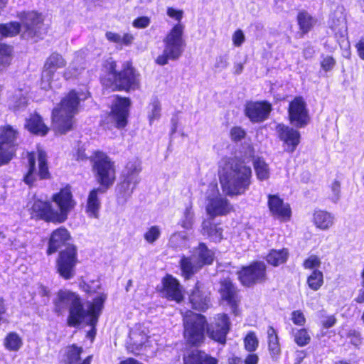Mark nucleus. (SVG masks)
Wrapping results in <instances>:
<instances>
[{
  "label": "nucleus",
  "mask_w": 364,
  "mask_h": 364,
  "mask_svg": "<svg viewBox=\"0 0 364 364\" xmlns=\"http://www.w3.org/2000/svg\"><path fill=\"white\" fill-rule=\"evenodd\" d=\"M105 299L106 296L100 294L85 306L78 294L61 290L53 301L54 311L61 314L68 310L67 324L70 327H77L83 323L95 326Z\"/></svg>",
  "instance_id": "nucleus-1"
},
{
  "label": "nucleus",
  "mask_w": 364,
  "mask_h": 364,
  "mask_svg": "<svg viewBox=\"0 0 364 364\" xmlns=\"http://www.w3.org/2000/svg\"><path fill=\"white\" fill-rule=\"evenodd\" d=\"M252 169L236 158H224L220 165L219 179L229 196L244 194L251 183Z\"/></svg>",
  "instance_id": "nucleus-2"
},
{
  "label": "nucleus",
  "mask_w": 364,
  "mask_h": 364,
  "mask_svg": "<svg viewBox=\"0 0 364 364\" xmlns=\"http://www.w3.org/2000/svg\"><path fill=\"white\" fill-rule=\"evenodd\" d=\"M88 95L87 92L72 90L53 109L52 122L56 132L62 134L72 129L73 117L78 112L80 101L85 100Z\"/></svg>",
  "instance_id": "nucleus-3"
},
{
  "label": "nucleus",
  "mask_w": 364,
  "mask_h": 364,
  "mask_svg": "<svg viewBox=\"0 0 364 364\" xmlns=\"http://www.w3.org/2000/svg\"><path fill=\"white\" fill-rule=\"evenodd\" d=\"M105 68L108 73L105 85L113 90L125 91L136 90L141 87L140 74L132 67L130 63L123 64L122 70L116 72V63L112 59L106 61Z\"/></svg>",
  "instance_id": "nucleus-4"
},
{
  "label": "nucleus",
  "mask_w": 364,
  "mask_h": 364,
  "mask_svg": "<svg viewBox=\"0 0 364 364\" xmlns=\"http://www.w3.org/2000/svg\"><path fill=\"white\" fill-rule=\"evenodd\" d=\"M183 25L177 23L167 33L163 41L164 43L163 53L156 59L157 64L165 65L169 60H176L181 56L186 46L183 38Z\"/></svg>",
  "instance_id": "nucleus-5"
},
{
  "label": "nucleus",
  "mask_w": 364,
  "mask_h": 364,
  "mask_svg": "<svg viewBox=\"0 0 364 364\" xmlns=\"http://www.w3.org/2000/svg\"><path fill=\"white\" fill-rule=\"evenodd\" d=\"M92 171L101 188L108 189L116 179V168L113 161L105 153L97 151L92 159Z\"/></svg>",
  "instance_id": "nucleus-6"
},
{
  "label": "nucleus",
  "mask_w": 364,
  "mask_h": 364,
  "mask_svg": "<svg viewBox=\"0 0 364 364\" xmlns=\"http://www.w3.org/2000/svg\"><path fill=\"white\" fill-rule=\"evenodd\" d=\"M207 214L212 218L228 214L232 206L229 200L221 196L217 183H210L205 196Z\"/></svg>",
  "instance_id": "nucleus-7"
},
{
  "label": "nucleus",
  "mask_w": 364,
  "mask_h": 364,
  "mask_svg": "<svg viewBox=\"0 0 364 364\" xmlns=\"http://www.w3.org/2000/svg\"><path fill=\"white\" fill-rule=\"evenodd\" d=\"M206 320L204 316L186 311L183 315L184 337L193 346H198L204 340V328Z\"/></svg>",
  "instance_id": "nucleus-8"
},
{
  "label": "nucleus",
  "mask_w": 364,
  "mask_h": 364,
  "mask_svg": "<svg viewBox=\"0 0 364 364\" xmlns=\"http://www.w3.org/2000/svg\"><path fill=\"white\" fill-rule=\"evenodd\" d=\"M77 262L76 248L73 245L68 246L59 253L56 260L57 272L63 279H70L75 274Z\"/></svg>",
  "instance_id": "nucleus-9"
},
{
  "label": "nucleus",
  "mask_w": 364,
  "mask_h": 364,
  "mask_svg": "<svg viewBox=\"0 0 364 364\" xmlns=\"http://www.w3.org/2000/svg\"><path fill=\"white\" fill-rule=\"evenodd\" d=\"M28 170L23 178L24 182L28 185H32L36 181V159L38 161V176L41 179L49 177V171L47 165L46 154L43 150L38 149L37 153L27 154Z\"/></svg>",
  "instance_id": "nucleus-10"
},
{
  "label": "nucleus",
  "mask_w": 364,
  "mask_h": 364,
  "mask_svg": "<svg viewBox=\"0 0 364 364\" xmlns=\"http://www.w3.org/2000/svg\"><path fill=\"white\" fill-rule=\"evenodd\" d=\"M238 278L247 287L263 282L266 279V265L262 262H254L239 271Z\"/></svg>",
  "instance_id": "nucleus-11"
},
{
  "label": "nucleus",
  "mask_w": 364,
  "mask_h": 364,
  "mask_svg": "<svg viewBox=\"0 0 364 364\" xmlns=\"http://www.w3.org/2000/svg\"><path fill=\"white\" fill-rule=\"evenodd\" d=\"M22 28L23 29V37L35 41L41 38L45 33L41 15L33 11L23 14Z\"/></svg>",
  "instance_id": "nucleus-12"
},
{
  "label": "nucleus",
  "mask_w": 364,
  "mask_h": 364,
  "mask_svg": "<svg viewBox=\"0 0 364 364\" xmlns=\"http://www.w3.org/2000/svg\"><path fill=\"white\" fill-rule=\"evenodd\" d=\"M289 119L297 128L306 126L309 122V112L303 97H296L289 105Z\"/></svg>",
  "instance_id": "nucleus-13"
},
{
  "label": "nucleus",
  "mask_w": 364,
  "mask_h": 364,
  "mask_svg": "<svg viewBox=\"0 0 364 364\" xmlns=\"http://www.w3.org/2000/svg\"><path fill=\"white\" fill-rule=\"evenodd\" d=\"M230 322L226 314H218L207 327L208 336L221 345L226 343Z\"/></svg>",
  "instance_id": "nucleus-14"
},
{
  "label": "nucleus",
  "mask_w": 364,
  "mask_h": 364,
  "mask_svg": "<svg viewBox=\"0 0 364 364\" xmlns=\"http://www.w3.org/2000/svg\"><path fill=\"white\" fill-rule=\"evenodd\" d=\"M53 201L58 205L55 210L58 218V223H61L68 218V213L75 206V202L69 187L62 188L58 193L53 196Z\"/></svg>",
  "instance_id": "nucleus-15"
},
{
  "label": "nucleus",
  "mask_w": 364,
  "mask_h": 364,
  "mask_svg": "<svg viewBox=\"0 0 364 364\" xmlns=\"http://www.w3.org/2000/svg\"><path fill=\"white\" fill-rule=\"evenodd\" d=\"M130 100L126 97H117L114 103L109 118L113 120L117 128H123L127 125Z\"/></svg>",
  "instance_id": "nucleus-16"
},
{
  "label": "nucleus",
  "mask_w": 364,
  "mask_h": 364,
  "mask_svg": "<svg viewBox=\"0 0 364 364\" xmlns=\"http://www.w3.org/2000/svg\"><path fill=\"white\" fill-rule=\"evenodd\" d=\"M33 218H41L48 222L58 223L57 212L50 202L35 199L30 208Z\"/></svg>",
  "instance_id": "nucleus-17"
},
{
  "label": "nucleus",
  "mask_w": 364,
  "mask_h": 364,
  "mask_svg": "<svg viewBox=\"0 0 364 364\" xmlns=\"http://www.w3.org/2000/svg\"><path fill=\"white\" fill-rule=\"evenodd\" d=\"M66 64L65 60L61 55L53 53L47 59L42 74L41 86L44 89L51 87V77L55 70L58 68H63Z\"/></svg>",
  "instance_id": "nucleus-18"
},
{
  "label": "nucleus",
  "mask_w": 364,
  "mask_h": 364,
  "mask_svg": "<svg viewBox=\"0 0 364 364\" xmlns=\"http://www.w3.org/2000/svg\"><path fill=\"white\" fill-rule=\"evenodd\" d=\"M276 131L280 140L287 145L286 151L293 153L300 142L299 132L283 124H279L276 127Z\"/></svg>",
  "instance_id": "nucleus-19"
},
{
  "label": "nucleus",
  "mask_w": 364,
  "mask_h": 364,
  "mask_svg": "<svg viewBox=\"0 0 364 364\" xmlns=\"http://www.w3.org/2000/svg\"><path fill=\"white\" fill-rule=\"evenodd\" d=\"M328 25L336 38H344L346 37L347 35V23L345 9L343 6H336V9L331 13Z\"/></svg>",
  "instance_id": "nucleus-20"
},
{
  "label": "nucleus",
  "mask_w": 364,
  "mask_h": 364,
  "mask_svg": "<svg viewBox=\"0 0 364 364\" xmlns=\"http://www.w3.org/2000/svg\"><path fill=\"white\" fill-rule=\"evenodd\" d=\"M268 207L272 215L282 221L289 220L291 215L290 205L277 195L268 196Z\"/></svg>",
  "instance_id": "nucleus-21"
},
{
  "label": "nucleus",
  "mask_w": 364,
  "mask_h": 364,
  "mask_svg": "<svg viewBox=\"0 0 364 364\" xmlns=\"http://www.w3.org/2000/svg\"><path fill=\"white\" fill-rule=\"evenodd\" d=\"M272 110L269 103L265 102H250L245 107V114L254 122L264 121Z\"/></svg>",
  "instance_id": "nucleus-22"
},
{
  "label": "nucleus",
  "mask_w": 364,
  "mask_h": 364,
  "mask_svg": "<svg viewBox=\"0 0 364 364\" xmlns=\"http://www.w3.org/2000/svg\"><path fill=\"white\" fill-rule=\"evenodd\" d=\"M189 299L193 308L198 311H205L210 306L209 292L204 285L198 282L196 284Z\"/></svg>",
  "instance_id": "nucleus-23"
},
{
  "label": "nucleus",
  "mask_w": 364,
  "mask_h": 364,
  "mask_svg": "<svg viewBox=\"0 0 364 364\" xmlns=\"http://www.w3.org/2000/svg\"><path fill=\"white\" fill-rule=\"evenodd\" d=\"M107 190L106 188L98 187L89 192L85 204V213L89 218H99L101 208L100 195L105 193Z\"/></svg>",
  "instance_id": "nucleus-24"
},
{
  "label": "nucleus",
  "mask_w": 364,
  "mask_h": 364,
  "mask_svg": "<svg viewBox=\"0 0 364 364\" xmlns=\"http://www.w3.org/2000/svg\"><path fill=\"white\" fill-rule=\"evenodd\" d=\"M147 341V330L141 324L135 325L130 331L128 345L132 350H139Z\"/></svg>",
  "instance_id": "nucleus-25"
},
{
  "label": "nucleus",
  "mask_w": 364,
  "mask_h": 364,
  "mask_svg": "<svg viewBox=\"0 0 364 364\" xmlns=\"http://www.w3.org/2000/svg\"><path fill=\"white\" fill-rule=\"evenodd\" d=\"M220 285L219 292L222 299L227 301L235 309L238 301L236 287L229 279H222Z\"/></svg>",
  "instance_id": "nucleus-26"
},
{
  "label": "nucleus",
  "mask_w": 364,
  "mask_h": 364,
  "mask_svg": "<svg viewBox=\"0 0 364 364\" xmlns=\"http://www.w3.org/2000/svg\"><path fill=\"white\" fill-rule=\"evenodd\" d=\"M70 235L67 229L59 228L54 230L49 240V245L47 250L48 255L55 252L70 240Z\"/></svg>",
  "instance_id": "nucleus-27"
},
{
  "label": "nucleus",
  "mask_w": 364,
  "mask_h": 364,
  "mask_svg": "<svg viewBox=\"0 0 364 364\" xmlns=\"http://www.w3.org/2000/svg\"><path fill=\"white\" fill-rule=\"evenodd\" d=\"M18 132L11 125L0 127V144L16 150Z\"/></svg>",
  "instance_id": "nucleus-28"
},
{
  "label": "nucleus",
  "mask_w": 364,
  "mask_h": 364,
  "mask_svg": "<svg viewBox=\"0 0 364 364\" xmlns=\"http://www.w3.org/2000/svg\"><path fill=\"white\" fill-rule=\"evenodd\" d=\"M164 291L166 296L177 302L183 299V295L178 282L172 276H167L164 279Z\"/></svg>",
  "instance_id": "nucleus-29"
},
{
  "label": "nucleus",
  "mask_w": 364,
  "mask_h": 364,
  "mask_svg": "<svg viewBox=\"0 0 364 364\" xmlns=\"http://www.w3.org/2000/svg\"><path fill=\"white\" fill-rule=\"evenodd\" d=\"M184 364H218L215 358L205 352L195 350L183 356Z\"/></svg>",
  "instance_id": "nucleus-30"
},
{
  "label": "nucleus",
  "mask_w": 364,
  "mask_h": 364,
  "mask_svg": "<svg viewBox=\"0 0 364 364\" xmlns=\"http://www.w3.org/2000/svg\"><path fill=\"white\" fill-rule=\"evenodd\" d=\"M26 128L35 134L45 136L48 132V127L44 124L41 117L37 113L31 114L26 119Z\"/></svg>",
  "instance_id": "nucleus-31"
},
{
  "label": "nucleus",
  "mask_w": 364,
  "mask_h": 364,
  "mask_svg": "<svg viewBox=\"0 0 364 364\" xmlns=\"http://www.w3.org/2000/svg\"><path fill=\"white\" fill-rule=\"evenodd\" d=\"M193 259H194V262L197 263L198 267H201L205 264H210L213 262L214 252L209 250L204 243H200L194 251Z\"/></svg>",
  "instance_id": "nucleus-32"
},
{
  "label": "nucleus",
  "mask_w": 364,
  "mask_h": 364,
  "mask_svg": "<svg viewBox=\"0 0 364 364\" xmlns=\"http://www.w3.org/2000/svg\"><path fill=\"white\" fill-rule=\"evenodd\" d=\"M121 182L117 186V196L119 200L126 202L132 195L134 190L139 183L121 177Z\"/></svg>",
  "instance_id": "nucleus-33"
},
{
  "label": "nucleus",
  "mask_w": 364,
  "mask_h": 364,
  "mask_svg": "<svg viewBox=\"0 0 364 364\" xmlns=\"http://www.w3.org/2000/svg\"><path fill=\"white\" fill-rule=\"evenodd\" d=\"M141 171V161L134 159L133 160L129 161L124 169L123 170L121 177H124L131 181H133L134 183H139L141 178L139 177V173Z\"/></svg>",
  "instance_id": "nucleus-34"
},
{
  "label": "nucleus",
  "mask_w": 364,
  "mask_h": 364,
  "mask_svg": "<svg viewBox=\"0 0 364 364\" xmlns=\"http://www.w3.org/2000/svg\"><path fill=\"white\" fill-rule=\"evenodd\" d=\"M314 223L316 228L322 230L329 229L334 223V216L324 210H316L314 213Z\"/></svg>",
  "instance_id": "nucleus-35"
},
{
  "label": "nucleus",
  "mask_w": 364,
  "mask_h": 364,
  "mask_svg": "<svg viewBox=\"0 0 364 364\" xmlns=\"http://www.w3.org/2000/svg\"><path fill=\"white\" fill-rule=\"evenodd\" d=\"M201 233L207 235L211 240L219 242L223 237V229L212 222L210 219L205 220L202 223Z\"/></svg>",
  "instance_id": "nucleus-36"
},
{
  "label": "nucleus",
  "mask_w": 364,
  "mask_h": 364,
  "mask_svg": "<svg viewBox=\"0 0 364 364\" xmlns=\"http://www.w3.org/2000/svg\"><path fill=\"white\" fill-rule=\"evenodd\" d=\"M267 336L268 349L270 353L271 357L273 359L277 360L281 353V348L277 331L272 326L268 327Z\"/></svg>",
  "instance_id": "nucleus-37"
},
{
  "label": "nucleus",
  "mask_w": 364,
  "mask_h": 364,
  "mask_svg": "<svg viewBox=\"0 0 364 364\" xmlns=\"http://www.w3.org/2000/svg\"><path fill=\"white\" fill-rule=\"evenodd\" d=\"M81 347H77L75 345L69 346L67 350V360L66 364H90L92 356L89 355L85 359L80 360V354L82 352Z\"/></svg>",
  "instance_id": "nucleus-38"
},
{
  "label": "nucleus",
  "mask_w": 364,
  "mask_h": 364,
  "mask_svg": "<svg viewBox=\"0 0 364 364\" xmlns=\"http://www.w3.org/2000/svg\"><path fill=\"white\" fill-rule=\"evenodd\" d=\"M28 91L23 89L16 90L9 97V106L13 110H18L26 107L27 104Z\"/></svg>",
  "instance_id": "nucleus-39"
},
{
  "label": "nucleus",
  "mask_w": 364,
  "mask_h": 364,
  "mask_svg": "<svg viewBox=\"0 0 364 364\" xmlns=\"http://www.w3.org/2000/svg\"><path fill=\"white\" fill-rule=\"evenodd\" d=\"M288 251L287 249L272 250L267 256V261L273 266H279L284 263L288 258Z\"/></svg>",
  "instance_id": "nucleus-40"
},
{
  "label": "nucleus",
  "mask_w": 364,
  "mask_h": 364,
  "mask_svg": "<svg viewBox=\"0 0 364 364\" xmlns=\"http://www.w3.org/2000/svg\"><path fill=\"white\" fill-rule=\"evenodd\" d=\"M181 267L183 273V276L185 279H188L193 275L198 269L200 267H198L197 263L194 262L193 259V255L191 257H184L181 260Z\"/></svg>",
  "instance_id": "nucleus-41"
},
{
  "label": "nucleus",
  "mask_w": 364,
  "mask_h": 364,
  "mask_svg": "<svg viewBox=\"0 0 364 364\" xmlns=\"http://www.w3.org/2000/svg\"><path fill=\"white\" fill-rule=\"evenodd\" d=\"M254 168L259 180L264 181L269 178V168L268 164L263 159L260 158L255 159Z\"/></svg>",
  "instance_id": "nucleus-42"
},
{
  "label": "nucleus",
  "mask_w": 364,
  "mask_h": 364,
  "mask_svg": "<svg viewBox=\"0 0 364 364\" xmlns=\"http://www.w3.org/2000/svg\"><path fill=\"white\" fill-rule=\"evenodd\" d=\"M323 284V275L322 272L314 269L307 278L309 287L314 290H318Z\"/></svg>",
  "instance_id": "nucleus-43"
},
{
  "label": "nucleus",
  "mask_w": 364,
  "mask_h": 364,
  "mask_svg": "<svg viewBox=\"0 0 364 364\" xmlns=\"http://www.w3.org/2000/svg\"><path fill=\"white\" fill-rule=\"evenodd\" d=\"M20 31V25L16 22L0 24V39L4 37H11Z\"/></svg>",
  "instance_id": "nucleus-44"
},
{
  "label": "nucleus",
  "mask_w": 364,
  "mask_h": 364,
  "mask_svg": "<svg viewBox=\"0 0 364 364\" xmlns=\"http://www.w3.org/2000/svg\"><path fill=\"white\" fill-rule=\"evenodd\" d=\"M21 345L22 341L16 333L11 332L5 338L4 346L9 350L16 351Z\"/></svg>",
  "instance_id": "nucleus-45"
},
{
  "label": "nucleus",
  "mask_w": 364,
  "mask_h": 364,
  "mask_svg": "<svg viewBox=\"0 0 364 364\" xmlns=\"http://www.w3.org/2000/svg\"><path fill=\"white\" fill-rule=\"evenodd\" d=\"M161 107L160 102L157 99H154L150 103L148 112V118L151 124L154 120L159 119L161 117Z\"/></svg>",
  "instance_id": "nucleus-46"
},
{
  "label": "nucleus",
  "mask_w": 364,
  "mask_h": 364,
  "mask_svg": "<svg viewBox=\"0 0 364 364\" xmlns=\"http://www.w3.org/2000/svg\"><path fill=\"white\" fill-rule=\"evenodd\" d=\"M82 57L80 55H77L75 57L74 60L72 62L69 67V70L65 73V77H70L72 76H77L80 73V70L84 68L81 64H82Z\"/></svg>",
  "instance_id": "nucleus-47"
},
{
  "label": "nucleus",
  "mask_w": 364,
  "mask_h": 364,
  "mask_svg": "<svg viewBox=\"0 0 364 364\" xmlns=\"http://www.w3.org/2000/svg\"><path fill=\"white\" fill-rule=\"evenodd\" d=\"M295 343L299 346L307 345L311 340V336L305 328L293 330Z\"/></svg>",
  "instance_id": "nucleus-48"
},
{
  "label": "nucleus",
  "mask_w": 364,
  "mask_h": 364,
  "mask_svg": "<svg viewBox=\"0 0 364 364\" xmlns=\"http://www.w3.org/2000/svg\"><path fill=\"white\" fill-rule=\"evenodd\" d=\"M297 19L300 28L304 33L308 32L314 24L311 16L306 12L299 13Z\"/></svg>",
  "instance_id": "nucleus-49"
},
{
  "label": "nucleus",
  "mask_w": 364,
  "mask_h": 364,
  "mask_svg": "<svg viewBox=\"0 0 364 364\" xmlns=\"http://www.w3.org/2000/svg\"><path fill=\"white\" fill-rule=\"evenodd\" d=\"M161 234V228L157 225L151 226L144 234V240L149 244H154L160 237Z\"/></svg>",
  "instance_id": "nucleus-50"
},
{
  "label": "nucleus",
  "mask_w": 364,
  "mask_h": 364,
  "mask_svg": "<svg viewBox=\"0 0 364 364\" xmlns=\"http://www.w3.org/2000/svg\"><path fill=\"white\" fill-rule=\"evenodd\" d=\"M11 50L10 46L0 44V70L10 63Z\"/></svg>",
  "instance_id": "nucleus-51"
},
{
  "label": "nucleus",
  "mask_w": 364,
  "mask_h": 364,
  "mask_svg": "<svg viewBox=\"0 0 364 364\" xmlns=\"http://www.w3.org/2000/svg\"><path fill=\"white\" fill-rule=\"evenodd\" d=\"M245 349L249 352H254L258 347L259 341L255 332H249L244 339Z\"/></svg>",
  "instance_id": "nucleus-52"
},
{
  "label": "nucleus",
  "mask_w": 364,
  "mask_h": 364,
  "mask_svg": "<svg viewBox=\"0 0 364 364\" xmlns=\"http://www.w3.org/2000/svg\"><path fill=\"white\" fill-rule=\"evenodd\" d=\"M16 150L0 144V166L8 164L14 157Z\"/></svg>",
  "instance_id": "nucleus-53"
},
{
  "label": "nucleus",
  "mask_w": 364,
  "mask_h": 364,
  "mask_svg": "<svg viewBox=\"0 0 364 364\" xmlns=\"http://www.w3.org/2000/svg\"><path fill=\"white\" fill-rule=\"evenodd\" d=\"M229 59L228 55H219L216 57L213 65L215 72H222L227 69L229 65Z\"/></svg>",
  "instance_id": "nucleus-54"
},
{
  "label": "nucleus",
  "mask_w": 364,
  "mask_h": 364,
  "mask_svg": "<svg viewBox=\"0 0 364 364\" xmlns=\"http://www.w3.org/2000/svg\"><path fill=\"white\" fill-rule=\"evenodd\" d=\"M186 240V233L183 232L173 234L169 240L171 245L173 247H181L185 245Z\"/></svg>",
  "instance_id": "nucleus-55"
},
{
  "label": "nucleus",
  "mask_w": 364,
  "mask_h": 364,
  "mask_svg": "<svg viewBox=\"0 0 364 364\" xmlns=\"http://www.w3.org/2000/svg\"><path fill=\"white\" fill-rule=\"evenodd\" d=\"M321 60V69L327 73L333 69L336 64V61L334 58L331 55H322Z\"/></svg>",
  "instance_id": "nucleus-56"
},
{
  "label": "nucleus",
  "mask_w": 364,
  "mask_h": 364,
  "mask_svg": "<svg viewBox=\"0 0 364 364\" xmlns=\"http://www.w3.org/2000/svg\"><path fill=\"white\" fill-rule=\"evenodd\" d=\"M194 221V214L191 207L186 208L183 218L181 220V226L186 229L191 228Z\"/></svg>",
  "instance_id": "nucleus-57"
},
{
  "label": "nucleus",
  "mask_w": 364,
  "mask_h": 364,
  "mask_svg": "<svg viewBox=\"0 0 364 364\" xmlns=\"http://www.w3.org/2000/svg\"><path fill=\"white\" fill-rule=\"evenodd\" d=\"M321 264L320 258L314 255H310L304 261L303 267L305 269H311L319 267Z\"/></svg>",
  "instance_id": "nucleus-58"
},
{
  "label": "nucleus",
  "mask_w": 364,
  "mask_h": 364,
  "mask_svg": "<svg viewBox=\"0 0 364 364\" xmlns=\"http://www.w3.org/2000/svg\"><path fill=\"white\" fill-rule=\"evenodd\" d=\"M331 200L333 203H337L340 199L341 196V183L338 181H334L331 186Z\"/></svg>",
  "instance_id": "nucleus-59"
},
{
  "label": "nucleus",
  "mask_w": 364,
  "mask_h": 364,
  "mask_svg": "<svg viewBox=\"0 0 364 364\" xmlns=\"http://www.w3.org/2000/svg\"><path fill=\"white\" fill-rule=\"evenodd\" d=\"M291 320L295 325L303 326L306 322L304 314L299 311H294L291 313Z\"/></svg>",
  "instance_id": "nucleus-60"
},
{
  "label": "nucleus",
  "mask_w": 364,
  "mask_h": 364,
  "mask_svg": "<svg viewBox=\"0 0 364 364\" xmlns=\"http://www.w3.org/2000/svg\"><path fill=\"white\" fill-rule=\"evenodd\" d=\"M150 18L147 16L137 18L133 21V26L137 28H145L150 24Z\"/></svg>",
  "instance_id": "nucleus-61"
},
{
  "label": "nucleus",
  "mask_w": 364,
  "mask_h": 364,
  "mask_svg": "<svg viewBox=\"0 0 364 364\" xmlns=\"http://www.w3.org/2000/svg\"><path fill=\"white\" fill-rule=\"evenodd\" d=\"M166 14L169 17L178 21V23H180L183 16V11L182 10H176L172 7H168L167 9Z\"/></svg>",
  "instance_id": "nucleus-62"
},
{
  "label": "nucleus",
  "mask_w": 364,
  "mask_h": 364,
  "mask_svg": "<svg viewBox=\"0 0 364 364\" xmlns=\"http://www.w3.org/2000/svg\"><path fill=\"white\" fill-rule=\"evenodd\" d=\"M245 41V35L242 30H237L232 35V42L235 46H240Z\"/></svg>",
  "instance_id": "nucleus-63"
},
{
  "label": "nucleus",
  "mask_w": 364,
  "mask_h": 364,
  "mask_svg": "<svg viewBox=\"0 0 364 364\" xmlns=\"http://www.w3.org/2000/svg\"><path fill=\"white\" fill-rule=\"evenodd\" d=\"M245 131L240 127H233L230 131V135L232 140L238 141L245 136Z\"/></svg>",
  "instance_id": "nucleus-64"
}]
</instances>
